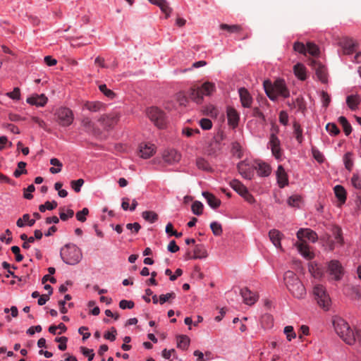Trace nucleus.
<instances>
[{"label":"nucleus","instance_id":"nucleus-1","mask_svg":"<svg viewBox=\"0 0 361 361\" xmlns=\"http://www.w3.org/2000/svg\"><path fill=\"white\" fill-rule=\"evenodd\" d=\"M333 324L336 334L348 345L358 343L361 345V331L357 330L354 332L349 324L342 318L336 317Z\"/></svg>","mask_w":361,"mask_h":361},{"label":"nucleus","instance_id":"nucleus-2","mask_svg":"<svg viewBox=\"0 0 361 361\" xmlns=\"http://www.w3.org/2000/svg\"><path fill=\"white\" fill-rule=\"evenodd\" d=\"M264 88L267 96L272 101H276L279 97L288 98L290 92L283 79H276L274 83L265 81Z\"/></svg>","mask_w":361,"mask_h":361},{"label":"nucleus","instance_id":"nucleus-3","mask_svg":"<svg viewBox=\"0 0 361 361\" xmlns=\"http://www.w3.org/2000/svg\"><path fill=\"white\" fill-rule=\"evenodd\" d=\"M283 279L287 288L295 298L302 299L305 297L306 289L293 271H286Z\"/></svg>","mask_w":361,"mask_h":361},{"label":"nucleus","instance_id":"nucleus-4","mask_svg":"<svg viewBox=\"0 0 361 361\" xmlns=\"http://www.w3.org/2000/svg\"><path fill=\"white\" fill-rule=\"evenodd\" d=\"M60 256L63 262L68 265L78 264L82 258L81 250L74 244H66L61 249Z\"/></svg>","mask_w":361,"mask_h":361},{"label":"nucleus","instance_id":"nucleus-5","mask_svg":"<svg viewBox=\"0 0 361 361\" xmlns=\"http://www.w3.org/2000/svg\"><path fill=\"white\" fill-rule=\"evenodd\" d=\"M54 115L56 118V121L62 127H68L71 126L74 121V114L71 109L67 107L58 108Z\"/></svg>","mask_w":361,"mask_h":361},{"label":"nucleus","instance_id":"nucleus-6","mask_svg":"<svg viewBox=\"0 0 361 361\" xmlns=\"http://www.w3.org/2000/svg\"><path fill=\"white\" fill-rule=\"evenodd\" d=\"M313 293L318 305L325 310H329L331 305V299L325 287L321 284L315 285Z\"/></svg>","mask_w":361,"mask_h":361},{"label":"nucleus","instance_id":"nucleus-7","mask_svg":"<svg viewBox=\"0 0 361 361\" xmlns=\"http://www.w3.org/2000/svg\"><path fill=\"white\" fill-rule=\"evenodd\" d=\"M147 114L151 121L159 128L165 127L166 121L165 114L163 111L157 107L152 106L147 109Z\"/></svg>","mask_w":361,"mask_h":361},{"label":"nucleus","instance_id":"nucleus-8","mask_svg":"<svg viewBox=\"0 0 361 361\" xmlns=\"http://www.w3.org/2000/svg\"><path fill=\"white\" fill-rule=\"evenodd\" d=\"M268 147L270 148L272 155L276 159L280 160L282 157L281 141L276 134L271 133L268 142Z\"/></svg>","mask_w":361,"mask_h":361},{"label":"nucleus","instance_id":"nucleus-9","mask_svg":"<svg viewBox=\"0 0 361 361\" xmlns=\"http://www.w3.org/2000/svg\"><path fill=\"white\" fill-rule=\"evenodd\" d=\"M327 271L329 275L336 281L341 279L343 269L339 261L333 259L328 263Z\"/></svg>","mask_w":361,"mask_h":361},{"label":"nucleus","instance_id":"nucleus-10","mask_svg":"<svg viewBox=\"0 0 361 361\" xmlns=\"http://www.w3.org/2000/svg\"><path fill=\"white\" fill-rule=\"evenodd\" d=\"M238 170L240 174L245 179L251 180L254 176V163L244 160L238 164Z\"/></svg>","mask_w":361,"mask_h":361},{"label":"nucleus","instance_id":"nucleus-11","mask_svg":"<svg viewBox=\"0 0 361 361\" xmlns=\"http://www.w3.org/2000/svg\"><path fill=\"white\" fill-rule=\"evenodd\" d=\"M339 47L343 49V53L346 55H350L355 51L357 44L352 38L343 37L338 42Z\"/></svg>","mask_w":361,"mask_h":361},{"label":"nucleus","instance_id":"nucleus-12","mask_svg":"<svg viewBox=\"0 0 361 361\" xmlns=\"http://www.w3.org/2000/svg\"><path fill=\"white\" fill-rule=\"evenodd\" d=\"M118 119L119 116L117 114H104L99 118V122L104 129L108 130L114 127L118 123Z\"/></svg>","mask_w":361,"mask_h":361},{"label":"nucleus","instance_id":"nucleus-13","mask_svg":"<svg viewBox=\"0 0 361 361\" xmlns=\"http://www.w3.org/2000/svg\"><path fill=\"white\" fill-rule=\"evenodd\" d=\"M296 235L300 241H305V239H307L312 243H314L318 239L317 233L310 228H300Z\"/></svg>","mask_w":361,"mask_h":361},{"label":"nucleus","instance_id":"nucleus-14","mask_svg":"<svg viewBox=\"0 0 361 361\" xmlns=\"http://www.w3.org/2000/svg\"><path fill=\"white\" fill-rule=\"evenodd\" d=\"M256 170L259 176L268 177L271 173V167L269 164L262 161H256L254 163V171Z\"/></svg>","mask_w":361,"mask_h":361},{"label":"nucleus","instance_id":"nucleus-15","mask_svg":"<svg viewBox=\"0 0 361 361\" xmlns=\"http://www.w3.org/2000/svg\"><path fill=\"white\" fill-rule=\"evenodd\" d=\"M240 295L243 298V302L247 305H254L259 298V295L252 293L247 288H243L240 289Z\"/></svg>","mask_w":361,"mask_h":361},{"label":"nucleus","instance_id":"nucleus-16","mask_svg":"<svg viewBox=\"0 0 361 361\" xmlns=\"http://www.w3.org/2000/svg\"><path fill=\"white\" fill-rule=\"evenodd\" d=\"M162 157L165 162L169 164H173L174 163L178 162L181 156L180 154L178 153L176 149H171L165 150L163 152Z\"/></svg>","mask_w":361,"mask_h":361},{"label":"nucleus","instance_id":"nucleus-17","mask_svg":"<svg viewBox=\"0 0 361 361\" xmlns=\"http://www.w3.org/2000/svg\"><path fill=\"white\" fill-rule=\"evenodd\" d=\"M238 94L243 107L250 108L253 99L248 90L245 87H240L238 89Z\"/></svg>","mask_w":361,"mask_h":361},{"label":"nucleus","instance_id":"nucleus-18","mask_svg":"<svg viewBox=\"0 0 361 361\" xmlns=\"http://www.w3.org/2000/svg\"><path fill=\"white\" fill-rule=\"evenodd\" d=\"M156 151V147L151 143H142L140 145V154L143 159L151 157Z\"/></svg>","mask_w":361,"mask_h":361},{"label":"nucleus","instance_id":"nucleus-19","mask_svg":"<svg viewBox=\"0 0 361 361\" xmlns=\"http://www.w3.org/2000/svg\"><path fill=\"white\" fill-rule=\"evenodd\" d=\"M276 176L277 183L281 188H283L285 186L288 185V175L282 165H279L277 170L276 171Z\"/></svg>","mask_w":361,"mask_h":361},{"label":"nucleus","instance_id":"nucleus-20","mask_svg":"<svg viewBox=\"0 0 361 361\" xmlns=\"http://www.w3.org/2000/svg\"><path fill=\"white\" fill-rule=\"evenodd\" d=\"M299 253L305 259H310L313 258L314 254L310 250L309 246L306 241H300L295 243Z\"/></svg>","mask_w":361,"mask_h":361},{"label":"nucleus","instance_id":"nucleus-21","mask_svg":"<svg viewBox=\"0 0 361 361\" xmlns=\"http://www.w3.org/2000/svg\"><path fill=\"white\" fill-rule=\"evenodd\" d=\"M48 99L44 94H35L27 99V102L31 105L37 106H44L47 103Z\"/></svg>","mask_w":361,"mask_h":361},{"label":"nucleus","instance_id":"nucleus-22","mask_svg":"<svg viewBox=\"0 0 361 361\" xmlns=\"http://www.w3.org/2000/svg\"><path fill=\"white\" fill-rule=\"evenodd\" d=\"M309 271L315 279H321L324 275V269L317 263L311 262L308 264Z\"/></svg>","mask_w":361,"mask_h":361},{"label":"nucleus","instance_id":"nucleus-23","mask_svg":"<svg viewBox=\"0 0 361 361\" xmlns=\"http://www.w3.org/2000/svg\"><path fill=\"white\" fill-rule=\"evenodd\" d=\"M227 118L228 124L235 128L238 125L239 114L237 111L233 108H228Z\"/></svg>","mask_w":361,"mask_h":361},{"label":"nucleus","instance_id":"nucleus-24","mask_svg":"<svg viewBox=\"0 0 361 361\" xmlns=\"http://www.w3.org/2000/svg\"><path fill=\"white\" fill-rule=\"evenodd\" d=\"M269 237L273 245L277 248H281V240L283 234L276 229L270 230L269 232Z\"/></svg>","mask_w":361,"mask_h":361},{"label":"nucleus","instance_id":"nucleus-25","mask_svg":"<svg viewBox=\"0 0 361 361\" xmlns=\"http://www.w3.org/2000/svg\"><path fill=\"white\" fill-rule=\"evenodd\" d=\"M202 196L207 200L209 206L212 209L218 208L221 204V200L209 192H203Z\"/></svg>","mask_w":361,"mask_h":361},{"label":"nucleus","instance_id":"nucleus-26","mask_svg":"<svg viewBox=\"0 0 361 361\" xmlns=\"http://www.w3.org/2000/svg\"><path fill=\"white\" fill-rule=\"evenodd\" d=\"M151 4L159 6L161 11L166 14V18L169 17L172 9L169 6L166 0H148Z\"/></svg>","mask_w":361,"mask_h":361},{"label":"nucleus","instance_id":"nucleus-27","mask_svg":"<svg viewBox=\"0 0 361 361\" xmlns=\"http://www.w3.org/2000/svg\"><path fill=\"white\" fill-rule=\"evenodd\" d=\"M293 72L299 80H305L307 78V70L305 66L300 63H298L293 66Z\"/></svg>","mask_w":361,"mask_h":361},{"label":"nucleus","instance_id":"nucleus-28","mask_svg":"<svg viewBox=\"0 0 361 361\" xmlns=\"http://www.w3.org/2000/svg\"><path fill=\"white\" fill-rule=\"evenodd\" d=\"M231 187L241 197L247 191V188L238 180L234 179L230 182Z\"/></svg>","mask_w":361,"mask_h":361},{"label":"nucleus","instance_id":"nucleus-29","mask_svg":"<svg viewBox=\"0 0 361 361\" xmlns=\"http://www.w3.org/2000/svg\"><path fill=\"white\" fill-rule=\"evenodd\" d=\"M334 192L340 204H343L346 201V191L345 188L341 185H337L334 188Z\"/></svg>","mask_w":361,"mask_h":361},{"label":"nucleus","instance_id":"nucleus-30","mask_svg":"<svg viewBox=\"0 0 361 361\" xmlns=\"http://www.w3.org/2000/svg\"><path fill=\"white\" fill-rule=\"evenodd\" d=\"M360 102L361 99L357 94H351L346 97V104L353 111L357 109Z\"/></svg>","mask_w":361,"mask_h":361},{"label":"nucleus","instance_id":"nucleus-31","mask_svg":"<svg viewBox=\"0 0 361 361\" xmlns=\"http://www.w3.org/2000/svg\"><path fill=\"white\" fill-rule=\"evenodd\" d=\"M190 99L197 104H201L203 101V96L202 94L200 87L197 88H190L189 91Z\"/></svg>","mask_w":361,"mask_h":361},{"label":"nucleus","instance_id":"nucleus-32","mask_svg":"<svg viewBox=\"0 0 361 361\" xmlns=\"http://www.w3.org/2000/svg\"><path fill=\"white\" fill-rule=\"evenodd\" d=\"M84 107L91 112H97L104 109V104L100 102H87Z\"/></svg>","mask_w":361,"mask_h":361},{"label":"nucleus","instance_id":"nucleus-33","mask_svg":"<svg viewBox=\"0 0 361 361\" xmlns=\"http://www.w3.org/2000/svg\"><path fill=\"white\" fill-rule=\"evenodd\" d=\"M200 88L202 92V96H210L215 90V85L212 82H206L203 83Z\"/></svg>","mask_w":361,"mask_h":361},{"label":"nucleus","instance_id":"nucleus-34","mask_svg":"<svg viewBox=\"0 0 361 361\" xmlns=\"http://www.w3.org/2000/svg\"><path fill=\"white\" fill-rule=\"evenodd\" d=\"M316 75L319 80L322 83H326L328 81L327 71L326 68L322 65H319L316 68Z\"/></svg>","mask_w":361,"mask_h":361},{"label":"nucleus","instance_id":"nucleus-35","mask_svg":"<svg viewBox=\"0 0 361 361\" xmlns=\"http://www.w3.org/2000/svg\"><path fill=\"white\" fill-rule=\"evenodd\" d=\"M190 344V338L187 336H179L177 338V347L182 350L188 348Z\"/></svg>","mask_w":361,"mask_h":361},{"label":"nucleus","instance_id":"nucleus-36","mask_svg":"<svg viewBox=\"0 0 361 361\" xmlns=\"http://www.w3.org/2000/svg\"><path fill=\"white\" fill-rule=\"evenodd\" d=\"M50 164L52 166H56V168L55 167H51L49 169L50 173H51L53 174H55V173H59L61 171L63 164H62V163L58 159H56V158L51 159Z\"/></svg>","mask_w":361,"mask_h":361},{"label":"nucleus","instance_id":"nucleus-37","mask_svg":"<svg viewBox=\"0 0 361 361\" xmlns=\"http://www.w3.org/2000/svg\"><path fill=\"white\" fill-rule=\"evenodd\" d=\"M142 217L147 221L152 224L158 219V215L153 211H145L142 213Z\"/></svg>","mask_w":361,"mask_h":361},{"label":"nucleus","instance_id":"nucleus-38","mask_svg":"<svg viewBox=\"0 0 361 361\" xmlns=\"http://www.w3.org/2000/svg\"><path fill=\"white\" fill-rule=\"evenodd\" d=\"M338 121L342 126L345 134L346 135H349L352 132V127L348 121L347 118L344 116H340L338 118Z\"/></svg>","mask_w":361,"mask_h":361},{"label":"nucleus","instance_id":"nucleus-39","mask_svg":"<svg viewBox=\"0 0 361 361\" xmlns=\"http://www.w3.org/2000/svg\"><path fill=\"white\" fill-rule=\"evenodd\" d=\"M293 130H294V134H295L296 140L299 143H302V142L303 140L302 129L300 125L298 122H294Z\"/></svg>","mask_w":361,"mask_h":361},{"label":"nucleus","instance_id":"nucleus-40","mask_svg":"<svg viewBox=\"0 0 361 361\" xmlns=\"http://www.w3.org/2000/svg\"><path fill=\"white\" fill-rule=\"evenodd\" d=\"M220 28L221 30H227L228 32H229L231 33L238 32L242 30V27L240 25H230L224 24V23H222L220 25Z\"/></svg>","mask_w":361,"mask_h":361},{"label":"nucleus","instance_id":"nucleus-41","mask_svg":"<svg viewBox=\"0 0 361 361\" xmlns=\"http://www.w3.org/2000/svg\"><path fill=\"white\" fill-rule=\"evenodd\" d=\"M26 163L24 161H20L18 163V168L14 171L13 176L16 178L20 177L22 174H26L27 170L25 169Z\"/></svg>","mask_w":361,"mask_h":361},{"label":"nucleus","instance_id":"nucleus-42","mask_svg":"<svg viewBox=\"0 0 361 361\" xmlns=\"http://www.w3.org/2000/svg\"><path fill=\"white\" fill-rule=\"evenodd\" d=\"M57 202L55 200L51 202L47 201L44 204L39 205V210L41 212H44L47 210H53L57 207Z\"/></svg>","mask_w":361,"mask_h":361},{"label":"nucleus","instance_id":"nucleus-43","mask_svg":"<svg viewBox=\"0 0 361 361\" xmlns=\"http://www.w3.org/2000/svg\"><path fill=\"white\" fill-rule=\"evenodd\" d=\"M307 52L312 56H316L319 54V49L315 44L312 42H307L306 45Z\"/></svg>","mask_w":361,"mask_h":361},{"label":"nucleus","instance_id":"nucleus-44","mask_svg":"<svg viewBox=\"0 0 361 361\" xmlns=\"http://www.w3.org/2000/svg\"><path fill=\"white\" fill-rule=\"evenodd\" d=\"M283 333L286 335V338L288 341H291L293 338L296 337V334L292 326H285L283 329Z\"/></svg>","mask_w":361,"mask_h":361},{"label":"nucleus","instance_id":"nucleus-45","mask_svg":"<svg viewBox=\"0 0 361 361\" xmlns=\"http://www.w3.org/2000/svg\"><path fill=\"white\" fill-rule=\"evenodd\" d=\"M191 209L194 214L199 216L202 213L203 204L201 202L195 201L192 204Z\"/></svg>","mask_w":361,"mask_h":361},{"label":"nucleus","instance_id":"nucleus-46","mask_svg":"<svg viewBox=\"0 0 361 361\" xmlns=\"http://www.w3.org/2000/svg\"><path fill=\"white\" fill-rule=\"evenodd\" d=\"M99 90L108 98L114 99L115 97V93L110 89L107 88L105 84H101L99 85Z\"/></svg>","mask_w":361,"mask_h":361},{"label":"nucleus","instance_id":"nucleus-47","mask_svg":"<svg viewBox=\"0 0 361 361\" xmlns=\"http://www.w3.org/2000/svg\"><path fill=\"white\" fill-rule=\"evenodd\" d=\"M81 125L87 132H90L93 129V123L88 117H84L81 120Z\"/></svg>","mask_w":361,"mask_h":361},{"label":"nucleus","instance_id":"nucleus-48","mask_svg":"<svg viewBox=\"0 0 361 361\" xmlns=\"http://www.w3.org/2000/svg\"><path fill=\"white\" fill-rule=\"evenodd\" d=\"M210 228H211L212 233L214 235L219 236L221 235L222 227L219 223H218L216 221L212 222L210 224Z\"/></svg>","mask_w":361,"mask_h":361},{"label":"nucleus","instance_id":"nucleus-49","mask_svg":"<svg viewBox=\"0 0 361 361\" xmlns=\"http://www.w3.org/2000/svg\"><path fill=\"white\" fill-rule=\"evenodd\" d=\"M343 162L345 164V167L348 170L350 171L352 169V167L353 166V161L352 159V154L350 152H348L345 154L343 157Z\"/></svg>","mask_w":361,"mask_h":361},{"label":"nucleus","instance_id":"nucleus-50","mask_svg":"<svg viewBox=\"0 0 361 361\" xmlns=\"http://www.w3.org/2000/svg\"><path fill=\"white\" fill-rule=\"evenodd\" d=\"M176 298V294L173 292L167 293L166 294H162L159 295V303L161 305L164 304L168 302L169 300H173Z\"/></svg>","mask_w":361,"mask_h":361},{"label":"nucleus","instance_id":"nucleus-51","mask_svg":"<svg viewBox=\"0 0 361 361\" xmlns=\"http://www.w3.org/2000/svg\"><path fill=\"white\" fill-rule=\"evenodd\" d=\"M84 184V180L79 178L75 180H72L71 183V188L75 192H79L81 190V187Z\"/></svg>","mask_w":361,"mask_h":361},{"label":"nucleus","instance_id":"nucleus-52","mask_svg":"<svg viewBox=\"0 0 361 361\" xmlns=\"http://www.w3.org/2000/svg\"><path fill=\"white\" fill-rule=\"evenodd\" d=\"M88 209L85 207L81 211H79L76 213V219L80 222H85L86 221V216L88 215Z\"/></svg>","mask_w":361,"mask_h":361},{"label":"nucleus","instance_id":"nucleus-53","mask_svg":"<svg viewBox=\"0 0 361 361\" xmlns=\"http://www.w3.org/2000/svg\"><path fill=\"white\" fill-rule=\"evenodd\" d=\"M196 164L198 169L204 171H208L210 168L208 162L203 158L197 159Z\"/></svg>","mask_w":361,"mask_h":361},{"label":"nucleus","instance_id":"nucleus-54","mask_svg":"<svg viewBox=\"0 0 361 361\" xmlns=\"http://www.w3.org/2000/svg\"><path fill=\"white\" fill-rule=\"evenodd\" d=\"M293 49L300 54H305L307 52L306 46L300 42H296L293 44Z\"/></svg>","mask_w":361,"mask_h":361},{"label":"nucleus","instance_id":"nucleus-55","mask_svg":"<svg viewBox=\"0 0 361 361\" xmlns=\"http://www.w3.org/2000/svg\"><path fill=\"white\" fill-rule=\"evenodd\" d=\"M68 338L65 336L61 337H56L55 338V341L57 343H59V345H58V348L60 350H65L67 348L66 343H67Z\"/></svg>","mask_w":361,"mask_h":361},{"label":"nucleus","instance_id":"nucleus-56","mask_svg":"<svg viewBox=\"0 0 361 361\" xmlns=\"http://www.w3.org/2000/svg\"><path fill=\"white\" fill-rule=\"evenodd\" d=\"M320 96L322 105L326 108L331 102V97L329 94L325 91H322Z\"/></svg>","mask_w":361,"mask_h":361},{"label":"nucleus","instance_id":"nucleus-57","mask_svg":"<svg viewBox=\"0 0 361 361\" xmlns=\"http://www.w3.org/2000/svg\"><path fill=\"white\" fill-rule=\"evenodd\" d=\"M182 133L188 137H190L195 135V134L200 133L199 129H192L190 128H184L182 130Z\"/></svg>","mask_w":361,"mask_h":361},{"label":"nucleus","instance_id":"nucleus-58","mask_svg":"<svg viewBox=\"0 0 361 361\" xmlns=\"http://www.w3.org/2000/svg\"><path fill=\"white\" fill-rule=\"evenodd\" d=\"M351 183L355 188L361 190V176L357 174H353Z\"/></svg>","mask_w":361,"mask_h":361},{"label":"nucleus","instance_id":"nucleus-59","mask_svg":"<svg viewBox=\"0 0 361 361\" xmlns=\"http://www.w3.org/2000/svg\"><path fill=\"white\" fill-rule=\"evenodd\" d=\"M6 95L13 100H19L20 98V89L18 87H15L12 92H7Z\"/></svg>","mask_w":361,"mask_h":361},{"label":"nucleus","instance_id":"nucleus-60","mask_svg":"<svg viewBox=\"0 0 361 361\" xmlns=\"http://www.w3.org/2000/svg\"><path fill=\"white\" fill-rule=\"evenodd\" d=\"M166 233L171 235H174L176 238H180L182 236V233H178L173 229V225L171 223H168L166 226Z\"/></svg>","mask_w":361,"mask_h":361},{"label":"nucleus","instance_id":"nucleus-61","mask_svg":"<svg viewBox=\"0 0 361 361\" xmlns=\"http://www.w3.org/2000/svg\"><path fill=\"white\" fill-rule=\"evenodd\" d=\"M74 215V212L73 209H68L66 212H61L59 213L60 219L62 221H66L70 218H72Z\"/></svg>","mask_w":361,"mask_h":361},{"label":"nucleus","instance_id":"nucleus-62","mask_svg":"<svg viewBox=\"0 0 361 361\" xmlns=\"http://www.w3.org/2000/svg\"><path fill=\"white\" fill-rule=\"evenodd\" d=\"M326 129L330 134L333 135H336L340 132L338 128L334 123H328L326 126Z\"/></svg>","mask_w":361,"mask_h":361},{"label":"nucleus","instance_id":"nucleus-63","mask_svg":"<svg viewBox=\"0 0 361 361\" xmlns=\"http://www.w3.org/2000/svg\"><path fill=\"white\" fill-rule=\"evenodd\" d=\"M199 123L203 130H209L212 127V123L209 118H202Z\"/></svg>","mask_w":361,"mask_h":361},{"label":"nucleus","instance_id":"nucleus-64","mask_svg":"<svg viewBox=\"0 0 361 361\" xmlns=\"http://www.w3.org/2000/svg\"><path fill=\"white\" fill-rule=\"evenodd\" d=\"M300 199V197L298 195H293L288 199L287 202L291 207H298Z\"/></svg>","mask_w":361,"mask_h":361}]
</instances>
